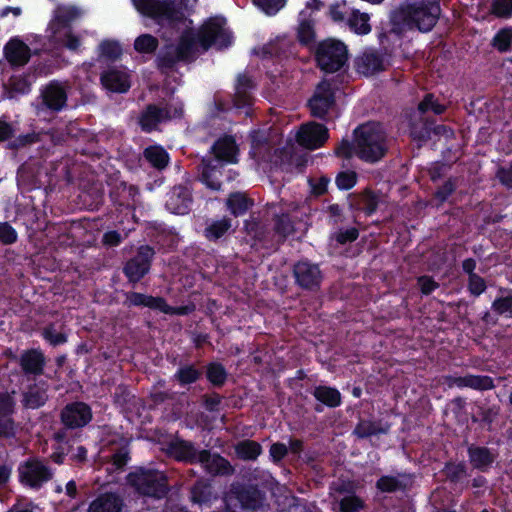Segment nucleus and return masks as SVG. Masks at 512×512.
<instances>
[{
    "instance_id": "338daca9",
    "label": "nucleus",
    "mask_w": 512,
    "mask_h": 512,
    "mask_svg": "<svg viewBox=\"0 0 512 512\" xmlns=\"http://www.w3.org/2000/svg\"><path fill=\"white\" fill-rule=\"evenodd\" d=\"M288 453V447L283 443H274L270 447V455L275 462L282 460Z\"/></svg>"
},
{
    "instance_id": "ea45409f",
    "label": "nucleus",
    "mask_w": 512,
    "mask_h": 512,
    "mask_svg": "<svg viewBox=\"0 0 512 512\" xmlns=\"http://www.w3.org/2000/svg\"><path fill=\"white\" fill-rule=\"evenodd\" d=\"M158 47V40L150 34H143L136 38L134 48L140 53H153Z\"/></svg>"
},
{
    "instance_id": "6e6d98bb",
    "label": "nucleus",
    "mask_w": 512,
    "mask_h": 512,
    "mask_svg": "<svg viewBox=\"0 0 512 512\" xmlns=\"http://www.w3.org/2000/svg\"><path fill=\"white\" fill-rule=\"evenodd\" d=\"M356 173L353 171L341 172L336 177V184L340 189H350L356 183Z\"/></svg>"
},
{
    "instance_id": "a878e982",
    "label": "nucleus",
    "mask_w": 512,
    "mask_h": 512,
    "mask_svg": "<svg viewBox=\"0 0 512 512\" xmlns=\"http://www.w3.org/2000/svg\"><path fill=\"white\" fill-rule=\"evenodd\" d=\"M253 88L252 80L245 74L239 75L234 95V104L237 108H245L252 104L250 90Z\"/></svg>"
},
{
    "instance_id": "393cba45",
    "label": "nucleus",
    "mask_w": 512,
    "mask_h": 512,
    "mask_svg": "<svg viewBox=\"0 0 512 512\" xmlns=\"http://www.w3.org/2000/svg\"><path fill=\"white\" fill-rule=\"evenodd\" d=\"M169 453L177 460L186 461L189 463H196L200 457V451L198 452L192 443L178 440L172 442L169 446Z\"/></svg>"
},
{
    "instance_id": "58836bf2",
    "label": "nucleus",
    "mask_w": 512,
    "mask_h": 512,
    "mask_svg": "<svg viewBox=\"0 0 512 512\" xmlns=\"http://www.w3.org/2000/svg\"><path fill=\"white\" fill-rule=\"evenodd\" d=\"M410 134L414 140L425 142L430 138V125L426 120L420 118L418 122H413L411 124Z\"/></svg>"
},
{
    "instance_id": "de8ad7c7",
    "label": "nucleus",
    "mask_w": 512,
    "mask_h": 512,
    "mask_svg": "<svg viewBox=\"0 0 512 512\" xmlns=\"http://www.w3.org/2000/svg\"><path fill=\"white\" fill-rule=\"evenodd\" d=\"M275 231L283 238L294 232V226L288 215L282 214L275 218Z\"/></svg>"
},
{
    "instance_id": "5fc2aeb1",
    "label": "nucleus",
    "mask_w": 512,
    "mask_h": 512,
    "mask_svg": "<svg viewBox=\"0 0 512 512\" xmlns=\"http://www.w3.org/2000/svg\"><path fill=\"white\" fill-rule=\"evenodd\" d=\"M298 38L304 44L310 43L314 39V29L310 21H302L298 28Z\"/></svg>"
},
{
    "instance_id": "8fccbe9b",
    "label": "nucleus",
    "mask_w": 512,
    "mask_h": 512,
    "mask_svg": "<svg viewBox=\"0 0 512 512\" xmlns=\"http://www.w3.org/2000/svg\"><path fill=\"white\" fill-rule=\"evenodd\" d=\"M199 372L193 366H185L179 369L175 374V378L181 384H190L199 378Z\"/></svg>"
},
{
    "instance_id": "412c9836",
    "label": "nucleus",
    "mask_w": 512,
    "mask_h": 512,
    "mask_svg": "<svg viewBox=\"0 0 512 512\" xmlns=\"http://www.w3.org/2000/svg\"><path fill=\"white\" fill-rule=\"evenodd\" d=\"M170 117L171 115L167 108L150 104L142 113L139 123L144 130L150 131L155 128L158 123L167 120Z\"/></svg>"
},
{
    "instance_id": "2eb2a0df",
    "label": "nucleus",
    "mask_w": 512,
    "mask_h": 512,
    "mask_svg": "<svg viewBox=\"0 0 512 512\" xmlns=\"http://www.w3.org/2000/svg\"><path fill=\"white\" fill-rule=\"evenodd\" d=\"M388 61L384 55L375 52H364L356 60V69L360 74L365 76H372L376 73L386 70Z\"/></svg>"
},
{
    "instance_id": "c03bdc74",
    "label": "nucleus",
    "mask_w": 512,
    "mask_h": 512,
    "mask_svg": "<svg viewBox=\"0 0 512 512\" xmlns=\"http://www.w3.org/2000/svg\"><path fill=\"white\" fill-rule=\"evenodd\" d=\"M491 12L500 18L512 16V0H494L491 4Z\"/></svg>"
},
{
    "instance_id": "a18cd8bd",
    "label": "nucleus",
    "mask_w": 512,
    "mask_h": 512,
    "mask_svg": "<svg viewBox=\"0 0 512 512\" xmlns=\"http://www.w3.org/2000/svg\"><path fill=\"white\" fill-rule=\"evenodd\" d=\"M492 309L498 315H505L512 318V295L496 299L492 303Z\"/></svg>"
},
{
    "instance_id": "2f4dec72",
    "label": "nucleus",
    "mask_w": 512,
    "mask_h": 512,
    "mask_svg": "<svg viewBox=\"0 0 512 512\" xmlns=\"http://www.w3.org/2000/svg\"><path fill=\"white\" fill-rule=\"evenodd\" d=\"M252 205V201L241 192L232 193L227 199V207L235 216L243 214Z\"/></svg>"
},
{
    "instance_id": "cd10ccee",
    "label": "nucleus",
    "mask_w": 512,
    "mask_h": 512,
    "mask_svg": "<svg viewBox=\"0 0 512 512\" xmlns=\"http://www.w3.org/2000/svg\"><path fill=\"white\" fill-rule=\"evenodd\" d=\"M20 365L25 373L41 374L43 372L44 357L37 350H29L22 354Z\"/></svg>"
},
{
    "instance_id": "4d7b16f0",
    "label": "nucleus",
    "mask_w": 512,
    "mask_h": 512,
    "mask_svg": "<svg viewBox=\"0 0 512 512\" xmlns=\"http://www.w3.org/2000/svg\"><path fill=\"white\" fill-rule=\"evenodd\" d=\"M245 231L248 235L258 240H262L265 237L262 225L254 219L245 222Z\"/></svg>"
},
{
    "instance_id": "1a4fd4ad",
    "label": "nucleus",
    "mask_w": 512,
    "mask_h": 512,
    "mask_svg": "<svg viewBox=\"0 0 512 512\" xmlns=\"http://www.w3.org/2000/svg\"><path fill=\"white\" fill-rule=\"evenodd\" d=\"M262 501L261 492L251 485H232L227 494L228 504L234 506L239 504L242 509L255 510L262 505Z\"/></svg>"
},
{
    "instance_id": "f3484780",
    "label": "nucleus",
    "mask_w": 512,
    "mask_h": 512,
    "mask_svg": "<svg viewBox=\"0 0 512 512\" xmlns=\"http://www.w3.org/2000/svg\"><path fill=\"white\" fill-rule=\"evenodd\" d=\"M198 463L211 475H231L234 473V468L229 461L218 454H212L208 450L200 451Z\"/></svg>"
},
{
    "instance_id": "4468645a",
    "label": "nucleus",
    "mask_w": 512,
    "mask_h": 512,
    "mask_svg": "<svg viewBox=\"0 0 512 512\" xmlns=\"http://www.w3.org/2000/svg\"><path fill=\"white\" fill-rule=\"evenodd\" d=\"M20 475L22 481L31 487H39L43 482L48 481L52 477L48 467L37 460L29 461L22 466Z\"/></svg>"
},
{
    "instance_id": "a211bd4d",
    "label": "nucleus",
    "mask_w": 512,
    "mask_h": 512,
    "mask_svg": "<svg viewBox=\"0 0 512 512\" xmlns=\"http://www.w3.org/2000/svg\"><path fill=\"white\" fill-rule=\"evenodd\" d=\"M48 384L40 381L30 385L23 394V404L26 408L37 409L48 400Z\"/></svg>"
},
{
    "instance_id": "b1692460",
    "label": "nucleus",
    "mask_w": 512,
    "mask_h": 512,
    "mask_svg": "<svg viewBox=\"0 0 512 512\" xmlns=\"http://www.w3.org/2000/svg\"><path fill=\"white\" fill-rule=\"evenodd\" d=\"M44 104L55 111L61 110L67 100V95L63 87L58 83L49 84L42 93Z\"/></svg>"
},
{
    "instance_id": "39448f33",
    "label": "nucleus",
    "mask_w": 512,
    "mask_h": 512,
    "mask_svg": "<svg viewBox=\"0 0 512 512\" xmlns=\"http://www.w3.org/2000/svg\"><path fill=\"white\" fill-rule=\"evenodd\" d=\"M127 483L140 495L156 499L168 492L166 475L155 469L139 468L127 475Z\"/></svg>"
},
{
    "instance_id": "774afa93",
    "label": "nucleus",
    "mask_w": 512,
    "mask_h": 512,
    "mask_svg": "<svg viewBox=\"0 0 512 512\" xmlns=\"http://www.w3.org/2000/svg\"><path fill=\"white\" fill-rule=\"evenodd\" d=\"M454 189L455 185L451 180H449L436 191L435 198L439 201V203H443L448 198V196L451 195Z\"/></svg>"
},
{
    "instance_id": "20e7f679",
    "label": "nucleus",
    "mask_w": 512,
    "mask_h": 512,
    "mask_svg": "<svg viewBox=\"0 0 512 512\" xmlns=\"http://www.w3.org/2000/svg\"><path fill=\"white\" fill-rule=\"evenodd\" d=\"M237 146L232 137L225 136L215 142L211 148L214 158H203L199 166L200 178L212 190L221 188V162H235Z\"/></svg>"
},
{
    "instance_id": "0e129e2a",
    "label": "nucleus",
    "mask_w": 512,
    "mask_h": 512,
    "mask_svg": "<svg viewBox=\"0 0 512 512\" xmlns=\"http://www.w3.org/2000/svg\"><path fill=\"white\" fill-rule=\"evenodd\" d=\"M13 399L7 393H0V415L9 416L13 412Z\"/></svg>"
},
{
    "instance_id": "052dcab7",
    "label": "nucleus",
    "mask_w": 512,
    "mask_h": 512,
    "mask_svg": "<svg viewBox=\"0 0 512 512\" xmlns=\"http://www.w3.org/2000/svg\"><path fill=\"white\" fill-rule=\"evenodd\" d=\"M15 435L14 422L9 416L0 415V437H12Z\"/></svg>"
},
{
    "instance_id": "09e8293b",
    "label": "nucleus",
    "mask_w": 512,
    "mask_h": 512,
    "mask_svg": "<svg viewBox=\"0 0 512 512\" xmlns=\"http://www.w3.org/2000/svg\"><path fill=\"white\" fill-rule=\"evenodd\" d=\"M418 110L421 113H425L428 110H432L435 114H441L444 112L445 107L437 103L432 94H427L424 99L419 103Z\"/></svg>"
},
{
    "instance_id": "603ef678",
    "label": "nucleus",
    "mask_w": 512,
    "mask_h": 512,
    "mask_svg": "<svg viewBox=\"0 0 512 512\" xmlns=\"http://www.w3.org/2000/svg\"><path fill=\"white\" fill-rule=\"evenodd\" d=\"M285 2L286 0H254V3L267 14L276 13L285 5Z\"/></svg>"
},
{
    "instance_id": "9b49d317",
    "label": "nucleus",
    "mask_w": 512,
    "mask_h": 512,
    "mask_svg": "<svg viewBox=\"0 0 512 512\" xmlns=\"http://www.w3.org/2000/svg\"><path fill=\"white\" fill-rule=\"evenodd\" d=\"M296 283L303 289L315 290L320 286L322 273L317 264L303 260L293 267Z\"/></svg>"
},
{
    "instance_id": "e433bc0d",
    "label": "nucleus",
    "mask_w": 512,
    "mask_h": 512,
    "mask_svg": "<svg viewBox=\"0 0 512 512\" xmlns=\"http://www.w3.org/2000/svg\"><path fill=\"white\" fill-rule=\"evenodd\" d=\"M348 24L358 34H367L370 32L371 27L369 24V15L366 13H360L359 11H353L351 17L348 20Z\"/></svg>"
},
{
    "instance_id": "c9c22d12",
    "label": "nucleus",
    "mask_w": 512,
    "mask_h": 512,
    "mask_svg": "<svg viewBox=\"0 0 512 512\" xmlns=\"http://www.w3.org/2000/svg\"><path fill=\"white\" fill-rule=\"evenodd\" d=\"M144 157L157 169H163L166 167L169 160L166 151L163 148L157 146H152L145 149Z\"/></svg>"
},
{
    "instance_id": "bf43d9fd",
    "label": "nucleus",
    "mask_w": 512,
    "mask_h": 512,
    "mask_svg": "<svg viewBox=\"0 0 512 512\" xmlns=\"http://www.w3.org/2000/svg\"><path fill=\"white\" fill-rule=\"evenodd\" d=\"M361 201L364 205V210L368 214H371L376 210L378 205V199L377 196L371 191H365L361 196Z\"/></svg>"
},
{
    "instance_id": "37998d69",
    "label": "nucleus",
    "mask_w": 512,
    "mask_h": 512,
    "mask_svg": "<svg viewBox=\"0 0 512 512\" xmlns=\"http://www.w3.org/2000/svg\"><path fill=\"white\" fill-rule=\"evenodd\" d=\"M512 41V29L505 28L500 30L493 38L492 45L501 52L510 48Z\"/></svg>"
},
{
    "instance_id": "680f3d73",
    "label": "nucleus",
    "mask_w": 512,
    "mask_h": 512,
    "mask_svg": "<svg viewBox=\"0 0 512 512\" xmlns=\"http://www.w3.org/2000/svg\"><path fill=\"white\" fill-rule=\"evenodd\" d=\"M191 494L194 502L201 503L208 499L210 492L206 485L196 484L192 487Z\"/></svg>"
},
{
    "instance_id": "f8f14e48",
    "label": "nucleus",
    "mask_w": 512,
    "mask_h": 512,
    "mask_svg": "<svg viewBox=\"0 0 512 512\" xmlns=\"http://www.w3.org/2000/svg\"><path fill=\"white\" fill-rule=\"evenodd\" d=\"M328 139L327 128L316 122L302 125L298 134V143L307 149H316L322 146Z\"/></svg>"
},
{
    "instance_id": "3c124183",
    "label": "nucleus",
    "mask_w": 512,
    "mask_h": 512,
    "mask_svg": "<svg viewBox=\"0 0 512 512\" xmlns=\"http://www.w3.org/2000/svg\"><path fill=\"white\" fill-rule=\"evenodd\" d=\"M100 56L111 60L117 59L121 55L120 46L111 41H104L100 44Z\"/></svg>"
},
{
    "instance_id": "6ab92c4d",
    "label": "nucleus",
    "mask_w": 512,
    "mask_h": 512,
    "mask_svg": "<svg viewBox=\"0 0 512 512\" xmlns=\"http://www.w3.org/2000/svg\"><path fill=\"white\" fill-rule=\"evenodd\" d=\"M5 57L12 65L23 66L30 59V48L18 39L9 41L5 48Z\"/></svg>"
},
{
    "instance_id": "69168bd1",
    "label": "nucleus",
    "mask_w": 512,
    "mask_h": 512,
    "mask_svg": "<svg viewBox=\"0 0 512 512\" xmlns=\"http://www.w3.org/2000/svg\"><path fill=\"white\" fill-rule=\"evenodd\" d=\"M486 288L484 280L478 275L469 277V290L474 295H480Z\"/></svg>"
},
{
    "instance_id": "4be33fe9",
    "label": "nucleus",
    "mask_w": 512,
    "mask_h": 512,
    "mask_svg": "<svg viewBox=\"0 0 512 512\" xmlns=\"http://www.w3.org/2000/svg\"><path fill=\"white\" fill-rule=\"evenodd\" d=\"M79 16L80 11L76 7H58L49 26L53 36H56L61 29L69 27L70 23Z\"/></svg>"
},
{
    "instance_id": "dca6fc26",
    "label": "nucleus",
    "mask_w": 512,
    "mask_h": 512,
    "mask_svg": "<svg viewBox=\"0 0 512 512\" xmlns=\"http://www.w3.org/2000/svg\"><path fill=\"white\" fill-rule=\"evenodd\" d=\"M445 383L450 388L453 386L459 388L468 387L479 391L491 390L495 387L493 379L486 375L468 374L462 377L447 376L445 377Z\"/></svg>"
},
{
    "instance_id": "7c9ffc66",
    "label": "nucleus",
    "mask_w": 512,
    "mask_h": 512,
    "mask_svg": "<svg viewBox=\"0 0 512 512\" xmlns=\"http://www.w3.org/2000/svg\"><path fill=\"white\" fill-rule=\"evenodd\" d=\"M313 395L315 398L324 403L325 405L329 407H337L340 405L341 402V395L338 392V390L327 387V386H319L316 387L314 390Z\"/></svg>"
},
{
    "instance_id": "0eeeda50",
    "label": "nucleus",
    "mask_w": 512,
    "mask_h": 512,
    "mask_svg": "<svg viewBox=\"0 0 512 512\" xmlns=\"http://www.w3.org/2000/svg\"><path fill=\"white\" fill-rule=\"evenodd\" d=\"M142 14L159 21H181L185 15L173 0H133Z\"/></svg>"
},
{
    "instance_id": "e2e57ef3",
    "label": "nucleus",
    "mask_w": 512,
    "mask_h": 512,
    "mask_svg": "<svg viewBox=\"0 0 512 512\" xmlns=\"http://www.w3.org/2000/svg\"><path fill=\"white\" fill-rule=\"evenodd\" d=\"M358 237V230L356 228H350L345 231L337 232L334 235L336 241L340 244H346L348 242H353Z\"/></svg>"
},
{
    "instance_id": "473e14b6",
    "label": "nucleus",
    "mask_w": 512,
    "mask_h": 512,
    "mask_svg": "<svg viewBox=\"0 0 512 512\" xmlns=\"http://www.w3.org/2000/svg\"><path fill=\"white\" fill-rule=\"evenodd\" d=\"M232 226L231 219L224 217L213 221L204 230V236L209 241H216L221 238Z\"/></svg>"
},
{
    "instance_id": "c85d7f7f",
    "label": "nucleus",
    "mask_w": 512,
    "mask_h": 512,
    "mask_svg": "<svg viewBox=\"0 0 512 512\" xmlns=\"http://www.w3.org/2000/svg\"><path fill=\"white\" fill-rule=\"evenodd\" d=\"M127 300L131 305L135 306H146L154 309H159L165 313L169 312V307L165 300L161 297H152L140 293H130L127 296Z\"/></svg>"
},
{
    "instance_id": "f257e3e1",
    "label": "nucleus",
    "mask_w": 512,
    "mask_h": 512,
    "mask_svg": "<svg viewBox=\"0 0 512 512\" xmlns=\"http://www.w3.org/2000/svg\"><path fill=\"white\" fill-rule=\"evenodd\" d=\"M198 43L204 51L213 44L223 48L230 43V36L219 20L211 19L201 27L198 40L193 33L185 32L180 37L178 45L165 46L158 56V66L162 69H171L179 61L190 60L197 50Z\"/></svg>"
},
{
    "instance_id": "bb28decb",
    "label": "nucleus",
    "mask_w": 512,
    "mask_h": 512,
    "mask_svg": "<svg viewBox=\"0 0 512 512\" xmlns=\"http://www.w3.org/2000/svg\"><path fill=\"white\" fill-rule=\"evenodd\" d=\"M468 455L473 468L480 471H485L496 458L488 448L479 446L469 447Z\"/></svg>"
},
{
    "instance_id": "864d4df0",
    "label": "nucleus",
    "mask_w": 512,
    "mask_h": 512,
    "mask_svg": "<svg viewBox=\"0 0 512 512\" xmlns=\"http://www.w3.org/2000/svg\"><path fill=\"white\" fill-rule=\"evenodd\" d=\"M445 473L448 479L457 482L466 475V467L462 463L448 464L445 468Z\"/></svg>"
},
{
    "instance_id": "7ed1b4c3",
    "label": "nucleus",
    "mask_w": 512,
    "mask_h": 512,
    "mask_svg": "<svg viewBox=\"0 0 512 512\" xmlns=\"http://www.w3.org/2000/svg\"><path fill=\"white\" fill-rule=\"evenodd\" d=\"M441 15L439 0H419L395 10L391 16L392 31L401 34L414 28L430 31Z\"/></svg>"
},
{
    "instance_id": "13d9d810",
    "label": "nucleus",
    "mask_w": 512,
    "mask_h": 512,
    "mask_svg": "<svg viewBox=\"0 0 512 512\" xmlns=\"http://www.w3.org/2000/svg\"><path fill=\"white\" fill-rule=\"evenodd\" d=\"M17 239V233L14 228L8 223H3L0 225V240L4 244H12Z\"/></svg>"
},
{
    "instance_id": "79ce46f5",
    "label": "nucleus",
    "mask_w": 512,
    "mask_h": 512,
    "mask_svg": "<svg viewBox=\"0 0 512 512\" xmlns=\"http://www.w3.org/2000/svg\"><path fill=\"white\" fill-rule=\"evenodd\" d=\"M227 373L221 364H211L207 369V378L215 386H222L225 383Z\"/></svg>"
},
{
    "instance_id": "5701e85b",
    "label": "nucleus",
    "mask_w": 512,
    "mask_h": 512,
    "mask_svg": "<svg viewBox=\"0 0 512 512\" xmlns=\"http://www.w3.org/2000/svg\"><path fill=\"white\" fill-rule=\"evenodd\" d=\"M123 500L114 493H105L96 498L88 512H121Z\"/></svg>"
},
{
    "instance_id": "ddd939ff",
    "label": "nucleus",
    "mask_w": 512,
    "mask_h": 512,
    "mask_svg": "<svg viewBox=\"0 0 512 512\" xmlns=\"http://www.w3.org/2000/svg\"><path fill=\"white\" fill-rule=\"evenodd\" d=\"M91 418V409L83 402L67 404L61 411V421L68 428L83 427Z\"/></svg>"
},
{
    "instance_id": "4c0bfd02",
    "label": "nucleus",
    "mask_w": 512,
    "mask_h": 512,
    "mask_svg": "<svg viewBox=\"0 0 512 512\" xmlns=\"http://www.w3.org/2000/svg\"><path fill=\"white\" fill-rule=\"evenodd\" d=\"M387 429L370 421H360L354 429V434L359 438H366L378 433H386Z\"/></svg>"
},
{
    "instance_id": "6e6552de",
    "label": "nucleus",
    "mask_w": 512,
    "mask_h": 512,
    "mask_svg": "<svg viewBox=\"0 0 512 512\" xmlns=\"http://www.w3.org/2000/svg\"><path fill=\"white\" fill-rule=\"evenodd\" d=\"M310 112L314 117L324 118L335 106V95L327 80L321 81L308 101Z\"/></svg>"
},
{
    "instance_id": "aec40b11",
    "label": "nucleus",
    "mask_w": 512,
    "mask_h": 512,
    "mask_svg": "<svg viewBox=\"0 0 512 512\" xmlns=\"http://www.w3.org/2000/svg\"><path fill=\"white\" fill-rule=\"evenodd\" d=\"M101 83L106 89L117 93L126 92L130 87L128 75L116 69L102 73Z\"/></svg>"
},
{
    "instance_id": "49530a36",
    "label": "nucleus",
    "mask_w": 512,
    "mask_h": 512,
    "mask_svg": "<svg viewBox=\"0 0 512 512\" xmlns=\"http://www.w3.org/2000/svg\"><path fill=\"white\" fill-rule=\"evenodd\" d=\"M364 508V502L358 496H346L340 501L341 512H360Z\"/></svg>"
},
{
    "instance_id": "423d86ee",
    "label": "nucleus",
    "mask_w": 512,
    "mask_h": 512,
    "mask_svg": "<svg viewBox=\"0 0 512 512\" xmlns=\"http://www.w3.org/2000/svg\"><path fill=\"white\" fill-rule=\"evenodd\" d=\"M347 48L338 40H326L319 44L316 60L321 70L333 73L343 67L347 61Z\"/></svg>"
},
{
    "instance_id": "f03ea898",
    "label": "nucleus",
    "mask_w": 512,
    "mask_h": 512,
    "mask_svg": "<svg viewBox=\"0 0 512 512\" xmlns=\"http://www.w3.org/2000/svg\"><path fill=\"white\" fill-rule=\"evenodd\" d=\"M386 133L382 126L376 122L360 125L354 131V142L343 140L336 148V154L350 158L355 154L367 162L379 161L387 152Z\"/></svg>"
},
{
    "instance_id": "72a5a7b5",
    "label": "nucleus",
    "mask_w": 512,
    "mask_h": 512,
    "mask_svg": "<svg viewBox=\"0 0 512 512\" xmlns=\"http://www.w3.org/2000/svg\"><path fill=\"white\" fill-rule=\"evenodd\" d=\"M252 155L257 159H264L269 152L270 145L264 132L254 131L251 134Z\"/></svg>"
},
{
    "instance_id": "9d476101",
    "label": "nucleus",
    "mask_w": 512,
    "mask_h": 512,
    "mask_svg": "<svg viewBox=\"0 0 512 512\" xmlns=\"http://www.w3.org/2000/svg\"><path fill=\"white\" fill-rule=\"evenodd\" d=\"M153 256V249L145 245L141 246L137 254L126 262L123 271L130 282H138L149 272Z\"/></svg>"
},
{
    "instance_id": "c756f323",
    "label": "nucleus",
    "mask_w": 512,
    "mask_h": 512,
    "mask_svg": "<svg viewBox=\"0 0 512 512\" xmlns=\"http://www.w3.org/2000/svg\"><path fill=\"white\" fill-rule=\"evenodd\" d=\"M190 201L191 198L188 191L182 187H178L174 188L167 205L173 213L185 214L188 211Z\"/></svg>"
},
{
    "instance_id": "f704fd0d",
    "label": "nucleus",
    "mask_w": 512,
    "mask_h": 512,
    "mask_svg": "<svg viewBox=\"0 0 512 512\" xmlns=\"http://www.w3.org/2000/svg\"><path fill=\"white\" fill-rule=\"evenodd\" d=\"M236 454L244 460H255L261 453V446L255 441L244 440L235 447Z\"/></svg>"
},
{
    "instance_id": "a19ab883",
    "label": "nucleus",
    "mask_w": 512,
    "mask_h": 512,
    "mask_svg": "<svg viewBox=\"0 0 512 512\" xmlns=\"http://www.w3.org/2000/svg\"><path fill=\"white\" fill-rule=\"evenodd\" d=\"M376 486L382 492L390 493L405 489L406 484L396 477L383 476L377 481Z\"/></svg>"
}]
</instances>
